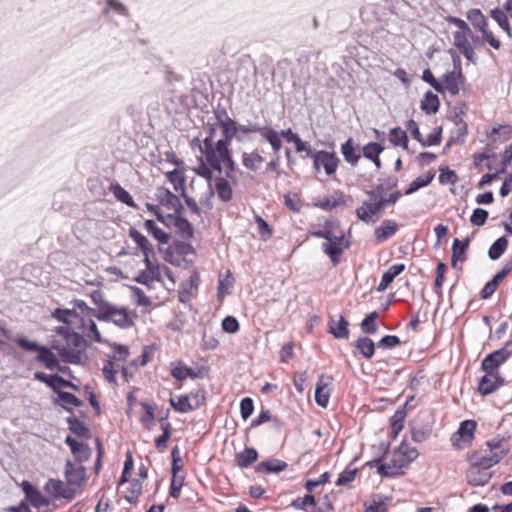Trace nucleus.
Instances as JSON below:
<instances>
[{
	"label": "nucleus",
	"instance_id": "5701e85b",
	"mask_svg": "<svg viewBox=\"0 0 512 512\" xmlns=\"http://www.w3.org/2000/svg\"><path fill=\"white\" fill-rule=\"evenodd\" d=\"M44 489L46 493L53 498L71 499L73 497L70 489L61 480L49 479L45 484Z\"/></svg>",
	"mask_w": 512,
	"mask_h": 512
},
{
	"label": "nucleus",
	"instance_id": "c85d7f7f",
	"mask_svg": "<svg viewBox=\"0 0 512 512\" xmlns=\"http://www.w3.org/2000/svg\"><path fill=\"white\" fill-rule=\"evenodd\" d=\"M491 18L499 25V27L507 34L509 38H512L510 16L507 11L503 8H495L490 11Z\"/></svg>",
	"mask_w": 512,
	"mask_h": 512
},
{
	"label": "nucleus",
	"instance_id": "7c9ffc66",
	"mask_svg": "<svg viewBox=\"0 0 512 512\" xmlns=\"http://www.w3.org/2000/svg\"><path fill=\"white\" fill-rule=\"evenodd\" d=\"M260 136L271 145L275 154L279 153L282 148V141L279 132L271 127L264 126L260 130Z\"/></svg>",
	"mask_w": 512,
	"mask_h": 512
},
{
	"label": "nucleus",
	"instance_id": "a19ab883",
	"mask_svg": "<svg viewBox=\"0 0 512 512\" xmlns=\"http://www.w3.org/2000/svg\"><path fill=\"white\" fill-rule=\"evenodd\" d=\"M382 152V147L379 143H368L362 149L363 156L371 160L377 169L381 167V160L379 158Z\"/></svg>",
	"mask_w": 512,
	"mask_h": 512
},
{
	"label": "nucleus",
	"instance_id": "6ab92c4d",
	"mask_svg": "<svg viewBox=\"0 0 512 512\" xmlns=\"http://www.w3.org/2000/svg\"><path fill=\"white\" fill-rule=\"evenodd\" d=\"M453 61L455 64V70L444 75V87L452 95H457L460 90L462 73L459 65V57H453Z\"/></svg>",
	"mask_w": 512,
	"mask_h": 512
},
{
	"label": "nucleus",
	"instance_id": "e433bc0d",
	"mask_svg": "<svg viewBox=\"0 0 512 512\" xmlns=\"http://www.w3.org/2000/svg\"><path fill=\"white\" fill-rule=\"evenodd\" d=\"M215 193L218 198L223 202H228L231 200L233 191L229 182L222 177H217L215 179Z\"/></svg>",
	"mask_w": 512,
	"mask_h": 512
},
{
	"label": "nucleus",
	"instance_id": "bf43d9fd",
	"mask_svg": "<svg viewBox=\"0 0 512 512\" xmlns=\"http://www.w3.org/2000/svg\"><path fill=\"white\" fill-rule=\"evenodd\" d=\"M389 140L390 142L395 146H407V135L406 132L400 128H394L390 131L389 134Z\"/></svg>",
	"mask_w": 512,
	"mask_h": 512
},
{
	"label": "nucleus",
	"instance_id": "58836bf2",
	"mask_svg": "<svg viewBox=\"0 0 512 512\" xmlns=\"http://www.w3.org/2000/svg\"><path fill=\"white\" fill-rule=\"evenodd\" d=\"M466 17L478 32L488 27V21L480 9L473 8L468 10Z\"/></svg>",
	"mask_w": 512,
	"mask_h": 512
},
{
	"label": "nucleus",
	"instance_id": "ddd939ff",
	"mask_svg": "<svg viewBox=\"0 0 512 512\" xmlns=\"http://www.w3.org/2000/svg\"><path fill=\"white\" fill-rule=\"evenodd\" d=\"M157 201L167 210L176 214L182 209L180 198L165 187H158L155 192Z\"/></svg>",
	"mask_w": 512,
	"mask_h": 512
},
{
	"label": "nucleus",
	"instance_id": "b1692460",
	"mask_svg": "<svg viewBox=\"0 0 512 512\" xmlns=\"http://www.w3.org/2000/svg\"><path fill=\"white\" fill-rule=\"evenodd\" d=\"M129 236L141 249L142 254L144 256V263L150 264V255L153 254V246L151 245V243L142 233H140L135 228L129 229Z\"/></svg>",
	"mask_w": 512,
	"mask_h": 512
},
{
	"label": "nucleus",
	"instance_id": "2f4dec72",
	"mask_svg": "<svg viewBox=\"0 0 512 512\" xmlns=\"http://www.w3.org/2000/svg\"><path fill=\"white\" fill-rule=\"evenodd\" d=\"M470 239L466 238L464 241H460L459 239H454L452 245V259L451 265L455 268L457 266V262H463L466 259V250L469 246Z\"/></svg>",
	"mask_w": 512,
	"mask_h": 512
},
{
	"label": "nucleus",
	"instance_id": "de8ad7c7",
	"mask_svg": "<svg viewBox=\"0 0 512 512\" xmlns=\"http://www.w3.org/2000/svg\"><path fill=\"white\" fill-rule=\"evenodd\" d=\"M263 161V157L258 152L243 153L242 155L243 165L252 171L258 170Z\"/></svg>",
	"mask_w": 512,
	"mask_h": 512
},
{
	"label": "nucleus",
	"instance_id": "0eeeda50",
	"mask_svg": "<svg viewBox=\"0 0 512 512\" xmlns=\"http://www.w3.org/2000/svg\"><path fill=\"white\" fill-rule=\"evenodd\" d=\"M477 424L474 420H465L460 423L458 430L451 436L452 446L462 450L472 444Z\"/></svg>",
	"mask_w": 512,
	"mask_h": 512
},
{
	"label": "nucleus",
	"instance_id": "cd10ccee",
	"mask_svg": "<svg viewBox=\"0 0 512 512\" xmlns=\"http://www.w3.org/2000/svg\"><path fill=\"white\" fill-rule=\"evenodd\" d=\"M328 385L329 382L326 381V378L323 375L320 376L316 384L315 401L322 408H326L329 403L330 391Z\"/></svg>",
	"mask_w": 512,
	"mask_h": 512
},
{
	"label": "nucleus",
	"instance_id": "a18cd8bd",
	"mask_svg": "<svg viewBox=\"0 0 512 512\" xmlns=\"http://www.w3.org/2000/svg\"><path fill=\"white\" fill-rule=\"evenodd\" d=\"M479 33L481 34V37H480L481 44H488L491 48H493L495 50H499L501 48L502 44H501L500 39H498L496 37V35L492 31L489 30L488 27H486ZM478 40H479V37L473 38V41L475 43H477Z\"/></svg>",
	"mask_w": 512,
	"mask_h": 512
},
{
	"label": "nucleus",
	"instance_id": "72a5a7b5",
	"mask_svg": "<svg viewBox=\"0 0 512 512\" xmlns=\"http://www.w3.org/2000/svg\"><path fill=\"white\" fill-rule=\"evenodd\" d=\"M121 363L106 359L102 367L104 379L112 385H117L116 375L121 371Z\"/></svg>",
	"mask_w": 512,
	"mask_h": 512
},
{
	"label": "nucleus",
	"instance_id": "f3484780",
	"mask_svg": "<svg viewBox=\"0 0 512 512\" xmlns=\"http://www.w3.org/2000/svg\"><path fill=\"white\" fill-rule=\"evenodd\" d=\"M349 246L345 240L344 234L341 232L337 237L323 244L324 252L330 257L334 265L338 263L339 256L343 253L344 249Z\"/></svg>",
	"mask_w": 512,
	"mask_h": 512
},
{
	"label": "nucleus",
	"instance_id": "aec40b11",
	"mask_svg": "<svg viewBox=\"0 0 512 512\" xmlns=\"http://www.w3.org/2000/svg\"><path fill=\"white\" fill-rule=\"evenodd\" d=\"M22 490L25 493L26 499L34 506L35 508L48 506L50 501L47 497H45L40 490L34 487L30 482L23 481L22 482Z\"/></svg>",
	"mask_w": 512,
	"mask_h": 512
},
{
	"label": "nucleus",
	"instance_id": "473e14b6",
	"mask_svg": "<svg viewBox=\"0 0 512 512\" xmlns=\"http://www.w3.org/2000/svg\"><path fill=\"white\" fill-rule=\"evenodd\" d=\"M36 360L42 362L44 366L49 370L60 369L59 361L56 355L47 347H42L38 352Z\"/></svg>",
	"mask_w": 512,
	"mask_h": 512
},
{
	"label": "nucleus",
	"instance_id": "6e6d98bb",
	"mask_svg": "<svg viewBox=\"0 0 512 512\" xmlns=\"http://www.w3.org/2000/svg\"><path fill=\"white\" fill-rule=\"evenodd\" d=\"M161 428L163 433L155 439V446L158 449L164 450L167 448V441L171 436V424L162 419Z\"/></svg>",
	"mask_w": 512,
	"mask_h": 512
},
{
	"label": "nucleus",
	"instance_id": "393cba45",
	"mask_svg": "<svg viewBox=\"0 0 512 512\" xmlns=\"http://www.w3.org/2000/svg\"><path fill=\"white\" fill-rule=\"evenodd\" d=\"M491 477L488 469H484L475 465H471L470 469L466 472V480L472 486H483Z\"/></svg>",
	"mask_w": 512,
	"mask_h": 512
},
{
	"label": "nucleus",
	"instance_id": "338daca9",
	"mask_svg": "<svg viewBox=\"0 0 512 512\" xmlns=\"http://www.w3.org/2000/svg\"><path fill=\"white\" fill-rule=\"evenodd\" d=\"M316 500L312 494H307L304 497L294 499L291 506L298 510H305L307 506H315Z\"/></svg>",
	"mask_w": 512,
	"mask_h": 512
},
{
	"label": "nucleus",
	"instance_id": "e2e57ef3",
	"mask_svg": "<svg viewBox=\"0 0 512 512\" xmlns=\"http://www.w3.org/2000/svg\"><path fill=\"white\" fill-rule=\"evenodd\" d=\"M377 318L378 314L376 312H372L366 316L361 323L362 331L367 334L375 333L377 331Z\"/></svg>",
	"mask_w": 512,
	"mask_h": 512
},
{
	"label": "nucleus",
	"instance_id": "2eb2a0df",
	"mask_svg": "<svg viewBox=\"0 0 512 512\" xmlns=\"http://www.w3.org/2000/svg\"><path fill=\"white\" fill-rule=\"evenodd\" d=\"M212 195H213V189H212L211 183H208L206 196L203 198H200L199 204L192 197L188 196L186 194V192L183 193L181 196L183 197L185 204L190 209V211L193 214L200 217L203 209L210 210L212 208V202H211Z\"/></svg>",
	"mask_w": 512,
	"mask_h": 512
},
{
	"label": "nucleus",
	"instance_id": "3c124183",
	"mask_svg": "<svg viewBox=\"0 0 512 512\" xmlns=\"http://www.w3.org/2000/svg\"><path fill=\"white\" fill-rule=\"evenodd\" d=\"M111 191L114 194L115 198L119 200L120 202L126 204L129 207L135 208L136 204L132 198V196L129 194L128 191H126L123 187H121L119 184H112L111 185Z\"/></svg>",
	"mask_w": 512,
	"mask_h": 512
},
{
	"label": "nucleus",
	"instance_id": "13d9d810",
	"mask_svg": "<svg viewBox=\"0 0 512 512\" xmlns=\"http://www.w3.org/2000/svg\"><path fill=\"white\" fill-rule=\"evenodd\" d=\"M142 491V485L137 480H134L130 486L127 488V490L124 492V498L129 503H135Z\"/></svg>",
	"mask_w": 512,
	"mask_h": 512
},
{
	"label": "nucleus",
	"instance_id": "4468645a",
	"mask_svg": "<svg viewBox=\"0 0 512 512\" xmlns=\"http://www.w3.org/2000/svg\"><path fill=\"white\" fill-rule=\"evenodd\" d=\"M314 167L319 170L321 167L324 168L327 175L335 173L338 165V159L333 153L327 151L312 152Z\"/></svg>",
	"mask_w": 512,
	"mask_h": 512
},
{
	"label": "nucleus",
	"instance_id": "0e129e2a",
	"mask_svg": "<svg viewBox=\"0 0 512 512\" xmlns=\"http://www.w3.org/2000/svg\"><path fill=\"white\" fill-rule=\"evenodd\" d=\"M59 400L62 406L66 409L71 407H78L80 405V400L70 392H59L58 393Z\"/></svg>",
	"mask_w": 512,
	"mask_h": 512
},
{
	"label": "nucleus",
	"instance_id": "49530a36",
	"mask_svg": "<svg viewBox=\"0 0 512 512\" xmlns=\"http://www.w3.org/2000/svg\"><path fill=\"white\" fill-rule=\"evenodd\" d=\"M145 229L151 234L157 241L162 244H166L169 241V235L159 228L153 220H146L144 223Z\"/></svg>",
	"mask_w": 512,
	"mask_h": 512
},
{
	"label": "nucleus",
	"instance_id": "69168bd1",
	"mask_svg": "<svg viewBox=\"0 0 512 512\" xmlns=\"http://www.w3.org/2000/svg\"><path fill=\"white\" fill-rule=\"evenodd\" d=\"M130 290L134 303L137 306H149L151 304L150 298L145 295L142 289L136 286H131Z\"/></svg>",
	"mask_w": 512,
	"mask_h": 512
},
{
	"label": "nucleus",
	"instance_id": "9b49d317",
	"mask_svg": "<svg viewBox=\"0 0 512 512\" xmlns=\"http://www.w3.org/2000/svg\"><path fill=\"white\" fill-rule=\"evenodd\" d=\"M414 401V396L409 397L405 403L397 408L394 415L391 417V436L396 438L400 431L404 428V421L407 416L408 410L414 408L412 402Z\"/></svg>",
	"mask_w": 512,
	"mask_h": 512
},
{
	"label": "nucleus",
	"instance_id": "a211bd4d",
	"mask_svg": "<svg viewBox=\"0 0 512 512\" xmlns=\"http://www.w3.org/2000/svg\"><path fill=\"white\" fill-rule=\"evenodd\" d=\"M486 374L480 379L478 391L486 396L493 393L497 388L503 385L504 380L498 372H485Z\"/></svg>",
	"mask_w": 512,
	"mask_h": 512
},
{
	"label": "nucleus",
	"instance_id": "dca6fc26",
	"mask_svg": "<svg viewBox=\"0 0 512 512\" xmlns=\"http://www.w3.org/2000/svg\"><path fill=\"white\" fill-rule=\"evenodd\" d=\"M65 478L69 485L80 486L86 478V469L82 465V462L67 461Z\"/></svg>",
	"mask_w": 512,
	"mask_h": 512
},
{
	"label": "nucleus",
	"instance_id": "7ed1b4c3",
	"mask_svg": "<svg viewBox=\"0 0 512 512\" xmlns=\"http://www.w3.org/2000/svg\"><path fill=\"white\" fill-rule=\"evenodd\" d=\"M508 453V448L503 439H492L486 442V448L468 455L471 465L489 469L500 462Z\"/></svg>",
	"mask_w": 512,
	"mask_h": 512
},
{
	"label": "nucleus",
	"instance_id": "423d86ee",
	"mask_svg": "<svg viewBox=\"0 0 512 512\" xmlns=\"http://www.w3.org/2000/svg\"><path fill=\"white\" fill-rule=\"evenodd\" d=\"M383 206L384 193L381 188H378L369 194L361 207L357 208V216L366 223H375L381 215Z\"/></svg>",
	"mask_w": 512,
	"mask_h": 512
},
{
	"label": "nucleus",
	"instance_id": "603ef678",
	"mask_svg": "<svg viewBox=\"0 0 512 512\" xmlns=\"http://www.w3.org/2000/svg\"><path fill=\"white\" fill-rule=\"evenodd\" d=\"M433 178H434V173H428L426 175L417 177L410 183L409 187L405 190V194L406 195L412 194V193L416 192L417 190H419L420 188L428 186L431 183V181L433 180Z\"/></svg>",
	"mask_w": 512,
	"mask_h": 512
},
{
	"label": "nucleus",
	"instance_id": "39448f33",
	"mask_svg": "<svg viewBox=\"0 0 512 512\" xmlns=\"http://www.w3.org/2000/svg\"><path fill=\"white\" fill-rule=\"evenodd\" d=\"M138 314L125 306H118L113 303L98 318L100 321L111 322L120 329H129L135 326Z\"/></svg>",
	"mask_w": 512,
	"mask_h": 512
},
{
	"label": "nucleus",
	"instance_id": "9d476101",
	"mask_svg": "<svg viewBox=\"0 0 512 512\" xmlns=\"http://www.w3.org/2000/svg\"><path fill=\"white\" fill-rule=\"evenodd\" d=\"M172 162L175 164V168L171 171L166 172V178L173 185L176 192L181 195L186 192V176L184 162L173 157Z\"/></svg>",
	"mask_w": 512,
	"mask_h": 512
},
{
	"label": "nucleus",
	"instance_id": "412c9836",
	"mask_svg": "<svg viewBox=\"0 0 512 512\" xmlns=\"http://www.w3.org/2000/svg\"><path fill=\"white\" fill-rule=\"evenodd\" d=\"M216 117L223 134L221 140H227L230 144L237 132L236 122L225 111L217 113Z\"/></svg>",
	"mask_w": 512,
	"mask_h": 512
},
{
	"label": "nucleus",
	"instance_id": "5fc2aeb1",
	"mask_svg": "<svg viewBox=\"0 0 512 512\" xmlns=\"http://www.w3.org/2000/svg\"><path fill=\"white\" fill-rule=\"evenodd\" d=\"M170 405L179 413H187L192 411V406L189 403L188 395H180L178 397H171Z\"/></svg>",
	"mask_w": 512,
	"mask_h": 512
},
{
	"label": "nucleus",
	"instance_id": "c9c22d12",
	"mask_svg": "<svg viewBox=\"0 0 512 512\" xmlns=\"http://www.w3.org/2000/svg\"><path fill=\"white\" fill-rule=\"evenodd\" d=\"M341 150L345 160L352 165L356 164L361 157V150L359 146L353 143L352 139H348L342 145Z\"/></svg>",
	"mask_w": 512,
	"mask_h": 512
},
{
	"label": "nucleus",
	"instance_id": "ea45409f",
	"mask_svg": "<svg viewBox=\"0 0 512 512\" xmlns=\"http://www.w3.org/2000/svg\"><path fill=\"white\" fill-rule=\"evenodd\" d=\"M487 136L492 142L507 141L512 137V127L510 125L493 127L491 131L487 133Z\"/></svg>",
	"mask_w": 512,
	"mask_h": 512
},
{
	"label": "nucleus",
	"instance_id": "f8f14e48",
	"mask_svg": "<svg viewBox=\"0 0 512 512\" xmlns=\"http://www.w3.org/2000/svg\"><path fill=\"white\" fill-rule=\"evenodd\" d=\"M472 34L471 29L469 31H455L453 33V44L459 49L464 57L471 62L475 61V52L472 44L469 41V37Z\"/></svg>",
	"mask_w": 512,
	"mask_h": 512
},
{
	"label": "nucleus",
	"instance_id": "f03ea898",
	"mask_svg": "<svg viewBox=\"0 0 512 512\" xmlns=\"http://www.w3.org/2000/svg\"><path fill=\"white\" fill-rule=\"evenodd\" d=\"M58 338L53 340L56 349L65 362L79 364L85 358L86 341L79 334L71 330L70 326H59L55 329Z\"/></svg>",
	"mask_w": 512,
	"mask_h": 512
},
{
	"label": "nucleus",
	"instance_id": "680f3d73",
	"mask_svg": "<svg viewBox=\"0 0 512 512\" xmlns=\"http://www.w3.org/2000/svg\"><path fill=\"white\" fill-rule=\"evenodd\" d=\"M255 222L258 227V234L264 241L268 240L272 236V229L269 224L259 215L254 216Z\"/></svg>",
	"mask_w": 512,
	"mask_h": 512
},
{
	"label": "nucleus",
	"instance_id": "1a4fd4ad",
	"mask_svg": "<svg viewBox=\"0 0 512 512\" xmlns=\"http://www.w3.org/2000/svg\"><path fill=\"white\" fill-rule=\"evenodd\" d=\"M52 317L60 322H63L66 326H70L71 328L75 323V327L80 331V335H82V330H87L88 328V319H86L87 316L80 317V315L77 314L74 310L56 309L52 313Z\"/></svg>",
	"mask_w": 512,
	"mask_h": 512
},
{
	"label": "nucleus",
	"instance_id": "37998d69",
	"mask_svg": "<svg viewBox=\"0 0 512 512\" xmlns=\"http://www.w3.org/2000/svg\"><path fill=\"white\" fill-rule=\"evenodd\" d=\"M90 298L97 306V309H94V316L98 319L111 303L105 299L103 292L100 290L92 291L90 293Z\"/></svg>",
	"mask_w": 512,
	"mask_h": 512
},
{
	"label": "nucleus",
	"instance_id": "f257e3e1",
	"mask_svg": "<svg viewBox=\"0 0 512 512\" xmlns=\"http://www.w3.org/2000/svg\"><path fill=\"white\" fill-rule=\"evenodd\" d=\"M204 131L206 136L203 141L198 138L194 139L198 143L201 156L198 158V165L193 171L205 178L211 183L213 171L221 173L225 170L227 177H231V173L235 170V162L232 158L227 140H215L216 127L208 125Z\"/></svg>",
	"mask_w": 512,
	"mask_h": 512
},
{
	"label": "nucleus",
	"instance_id": "4d7b16f0",
	"mask_svg": "<svg viewBox=\"0 0 512 512\" xmlns=\"http://www.w3.org/2000/svg\"><path fill=\"white\" fill-rule=\"evenodd\" d=\"M174 225L181 232L183 237L193 236L194 229L187 219L177 215L174 217Z\"/></svg>",
	"mask_w": 512,
	"mask_h": 512
},
{
	"label": "nucleus",
	"instance_id": "4c0bfd02",
	"mask_svg": "<svg viewBox=\"0 0 512 512\" xmlns=\"http://www.w3.org/2000/svg\"><path fill=\"white\" fill-rule=\"evenodd\" d=\"M439 105L440 102L438 96L432 91H427L421 100L420 107L426 114H434L438 111Z\"/></svg>",
	"mask_w": 512,
	"mask_h": 512
},
{
	"label": "nucleus",
	"instance_id": "052dcab7",
	"mask_svg": "<svg viewBox=\"0 0 512 512\" xmlns=\"http://www.w3.org/2000/svg\"><path fill=\"white\" fill-rule=\"evenodd\" d=\"M83 338L86 337L95 342H102V336L98 330L96 323L92 319H88V328L87 330H82Z\"/></svg>",
	"mask_w": 512,
	"mask_h": 512
},
{
	"label": "nucleus",
	"instance_id": "774afa93",
	"mask_svg": "<svg viewBox=\"0 0 512 512\" xmlns=\"http://www.w3.org/2000/svg\"><path fill=\"white\" fill-rule=\"evenodd\" d=\"M185 475H172L170 484V496L177 499L180 496L184 484Z\"/></svg>",
	"mask_w": 512,
	"mask_h": 512
},
{
	"label": "nucleus",
	"instance_id": "c756f323",
	"mask_svg": "<svg viewBox=\"0 0 512 512\" xmlns=\"http://www.w3.org/2000/svg\"><path fill=\"white\" fill-rule=\"evenodd\" d=\"M34 377L35 379L47 384L54 390H56L59 387H74V385L70 381L63 379L59 375L48 376L43 372H36L34 374Z\"/></svg>",
	"mask_w": 512,
	"mask_h": 512
},
{
	"label": "nucleus",
	"instance_id": "864d4df0",
	"mask_svg": "<svg viewBox=\"0 0 512 512\" xmlns=\"http://www.w3.org/2000/svg\"><path fill=\"white\" fill-rule=\"evenodd\" d=\"M508 241L505 237L498 238L490 247L488 255L492 260L499 259L506 251Z\"/></svg>",
	"mask_w": 512,
	"mask_h": 512
},
{
	"label": "nucleus",
	"instance_id": "8fccbe9b",
	"mask_svg": "<svg viewBox=\"0 0 512 512\" xmlns=\"http://www.w3.org/2000/svg\"><path fill=\"white\" fill-rule=\"evenodd\" d=\"M112 349V353L107 355L108 360L123 364V362H125L129 357V350L125 345L114 343L112 345Z\"/></svg>",
	"mask_w": 512,
	"mask_h": 512
},
{
	"label": "nucleus",
	"instance_id": "79ce46f5",
	"mask_svg": "<svg viewBox=\"0 0 512 512\" xmlns=\"http://www.w3.org/2000/svg\"><path fill=\"white\" fill-rule=\"evenodd\" d=\"M258 453L254 448H246L236 454L237 465L241 468L249 467L257 460Z\"/></svg>",
	"mask_w": 512,
	"mask_h": 512
},
{
	"label": "nucleus",
	"instance_id": "c03bdc74",
	"mask_svg": "<svg viewBox=\"0 0 512 512\" xmlns=\"http://www.w3.org/2000/svg\"><path fill=\"white\" fill-rule=\"evenodd\" d=\"M356 350L365 358H371L374 354L375 344L367 336L358 338L355 343Z\"/></svg>",
	"mask_w": 512,
	"mask_h": 512
},
{
	"label": "nucleus",
	"instance_id": "f704fd0d",
	"mask_svg": "<svg viewBox=\"0 0 512 512\" xmlns=\"http://www.w3.org/2000/svg\"><path fill=\"white\" fill-rule=\"evenodd\" d=\"M287 467V463L278 459L267 460L258 463L256 466V472L258 473H279L284 471Z\"/></svg>",
	"mask_w": 512,
	"mask_h": 512
},
{
	"label": "nucleus",
	"instance_id": "4be33fe9",
	"mask_svg": "<svg viewBox=\"0 0 512 512\" xmlns=\"http://www.w3.org/2000/svg\"><path fill=\"white\" fill-rule=\"evenodd\" d=\"M146 269L141 271L135 280L143 285L152 286L154 281H161V274L159 266L155 265L151 260L150 264L145 263Z\"/></svg>",
	"mask_w": 512,
	"mask_h": 512
},
{
	"label": "nucleus",
	"instance_id": "bb28decb",
	"mask_svg": "<svg viewBox=\"0 0 512 512\" xmlns=\"http://www.w3.org/2000/svg\"><path fill=\"white\" fill-rule=\"evenodd\" d=\"M65 443L70 447L77 462H83L89 458V456H90L89 447L86 444H84L83 442H80V441L76 440L75 438L68 436L65 439Z\"/></svg>",
	"mask_w": 512,
	"mask_h": 512
},
{
	"label": "nucleus",
	"instance_id": "20e7f679",
	"mask_svg": "<svg viewBox=\"0 0 512 512\" xmlns=\"http://www.w3.org/2000/svg\"><path fill=\"white\" fill-rule=\"evenodd\" d=\"M417 456L418 452L415 447L402 442L391 452L388 461H386V477L404 474Z\"/></svg>",
	"mask_w": 512,
	"mask_h": 512
},
{
	"label": "nucleus",
	"instance_id": "6e6552de",
	"mask_svg": "<svg viewBox=\"0 0 512 512\" xmlns=\"http://www.w3.org/2000/svg\"><path fill=\"white\" fill-rule=\"evenodd\" d=\"M512 356V340H509L505 345L488 354L482 361L481 367L485 372H497L500 365L505 363Z\"/></svg>",
	"mask_w": 512,
	"mask_h": 512
},
{
	"label": "nucleus",
	"instance_id": "a878e982",
	"mask_svg": "<svg viewBox=\"0 0 512 512\" xmlns=\"http://www.w3.org/2000/svg\"><path fill=\"white\" fill-rule=\"evenodd\" d=\"M348 321L339 316L338 319H330L328 323L329 332L338 339H347L349 336Z\"/></svg>",
	"mask_w": 512,
	"mask_h": 512
},
{
	"label": "nucleus",
	"instance_id": "09e8293b",
	"mask_svg": "<svg viewBox=\"0 0 512 512\" xmlns=\"http://www.w3.org/2000/svg\"><path fill=\"white\" fill-rule=\"evenodd\" d=\"M172 376L176 380H184L186 378H197L198 374L190 367L183 365L182 363H177L171 370Z\"/></svg>",
	"mask_w": 512,
	"mask_h": 512
}]
</instances>
